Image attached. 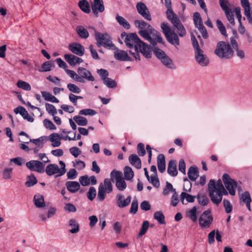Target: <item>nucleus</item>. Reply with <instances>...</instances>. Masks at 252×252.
<instances>
[{"label":"nucleus","instance_id":"6ab92c4d","mask_svg":"<svg viewBox=\"0 0 252 252\" xmlns=\"http://www.w3.org/2000/svg\"><path fill=\"white\" fill-rule=\"evenodd\" d=\"M68 49L73 53L79 56H82L85 52L84 47L80 44L76 42L69 44Z\"/></svg>","mask_w":252,"mask_h":252},{"label":"nucleus","instance_id":"7c9ffc66","mask_svg":"<svg viewBox=\"0 0 252 252\" xmlns=\"http://www.w3.org/2000/svg\"><path fill=\"white\" fill-rule=\"evenodd\" d=\"M129 161L131 164L137 169L141 168V162L140 158L136 155H131L129 157Z\"/></svg>","mask_w":252,"mask_h":252},{"label":"nucleus","instance_id":"49530a36","mask_svg":"<svg viewBox=\"0 0 252 252\" xmlns=\"http://www.w3.org/2000/svg\"><path fill=\"white\" fill-rule=\"evenodd\" d=\"M67 88L68 90L72 94H79L81 92V89L76 85L72 83H68L67 84Z\"/></svg>","mask_w":252,"mask_h":252},{"label":"nucleus","instance_id":"c756f323","mask_svg":"<svg viewBox=\"0 0 252 252\" xmlns=\"http://www.w3.org/2000/svg\"><path fill=\"white\" fill-rule=\"evenodd\" d=\"M240 200L244 203L246 204V207L249 211H251V203L252 199L250 194L248 191L244 192L240 197Z\"/></svg>","mask_w":252,"mask_h":252},{"label":"nucleus","instance_id":"e433bc0d","mask_svg":"<svg viewBox=\"0 0 252 252\" xmlns=\"http://www.w3.org/2000/svg\"><path fill=\"white\" fill-rule=\"evenodd\" d=\"M78 6L80 9L85 13H89L91 11L90 4L86 0H81L78 2Z\"/></svg>","mask_w":252,"mask_h":252},{"label":"nucleus","instance_id":"f257e3e1","mask_svg":"<svg viewBox=\"0 0 252 252\" xmlns=\"http://www.w3.org/2000/svg\"><path fill=\"white\" fill-rule=\"evenodd\" d=\"M173 26L178 34L171 30L170 27L165 23H161L160 27L167 41L177 48L180 45L179 36L182 37L185 36L186 31L180 20L173 24Z\"/></svg>","mask_w":252,"mask_h":252},{"label":"nucleus","instance_id":"5701e85b","mask_svg":"<svg viewBox=\"0 0 252 252\" xmlns=\"http://www.w3.org/2000/svg\"><path fill=\"white\" fill-rule=\"evenodd\" d=\"M64 57L65 61L70 65H75L77 64H80L83 62L82 59L72 54H65Z\"/></svg>","mask_w":252,"mask_h":252},{"label":"nucleus","instance_id":"09e8293b","mask_svg":"<svg viewBox=\"0 0 252 252\" xmlns=\"http://www.w3.org/2000/svg\"><path fill=\"white\" fill-rule=\"evenodd\" d=\"M149 227V222L148 220H145L143 222L141 228L138 234V236L141 237L145 234L147 231Z\"/></svg>","mask_w":252,"mask_h":252},{"label":"nucleus","instance_id":"c9c22d12","mask_svg":"<svg viewBox=\"0 0 252 252\" xmlns=\"http://www.w3.org/2000/svg\"><path fill=\"white\" fill-rule=\"evenodd\" d=\"M76 32L82 38L86 39L89 37V34L87 30L82 26H79L76 27Z\"/></svg>","mask_w":252,"mask_h":252},{"label":"nucleus","instance_id":"4d7b16f0","mask_svg":"<svg viewBox=\"0 0 252 252\" xmlns=\"http://www.w3.org/2000/svg\"><path fill=\"white\" fill-rule=\"evenodd\" d=\"M44 126L50 130H56L57 127L52 122L48 119H45L43 121Z\"/></svg>","mask_w":252,"mask_h":252},{"label":"nucleus","instance_id":"6e6d98bb","mask_svg":"<svg viewBox=\"0 0 252 252\" xmlns=\"http://www.w3.org/2000/svg\"><path fill=\"white\" fill-rule=\"evenodd\" d=\"M220 5L224 12H226L231 9L229 8V1L228 0H219Z\"/></svg>","mask_w":252,"mask_h":252},{"label":"nucleus","instance_id":"ddd939ff","mask_svg":"<svg viewBox=\"0 0 252 252\" xmlns=\"http://www.w3.org/2000/svg\"><path fill=\"white\" fill-rule=\"evenodd\" d=\"M78 75L81 78L78 80L80 83L84 82V79L87 81L93 82L94 80V76L92 75L91 72L87 70L86 68L79 67L77 70Z\"/></svg>","mask_w":252,"mask_h":252},{"label":"nucleus","instance_id":"c03bdc74","mask_svg":"<svg viewBox=\"0 0 252 252\" xmlns=\"http://www.w3.org/2000/svg\"><path fill=\"white\" fill-rule=\"evenodd\" d=\"M154 218L160 224L165 223L164 216L161 211L155 212L154 214Z\"/></svg>","mask_w":252,"mask_h":252},{"label":"nucleus","instance_id":"6e6552de","mask_svg":"<svg viewBox=\"0 0 252 252\" xmlns=\"http://www.w3.org/2000/svg\"><path fill=\"white\" fill-rule=\"evenodd\" d=\"M110 178L113 182H115L116 187L119 190L123 191L126 188L127 185L122 172L113 170L110 173Z\"/></svg>","mask_w":252,"mask_h":252},{"label":"nucleus","instance_id":"a211bd4d","mask_svg":"<svg viewBox=\"0 0 252 252\" xmlns=\"http://www.w3.org/2000/svg\"><path fill=\"white\" fill-rule=\"evenodd\" d=\"M104 9L105 7L103 0H94V3L92 5V10L95 17H97L98 13L103 12Z\"/></svg>","mask_w":252,"mask_h":252},{"label":"nucleus","instance_id":"393cba45","mask_svg":"<svg viewBox=\"0 0 252 252\" xmlns=\"http://www.w3.org/2000/svg\"><path fill=\"white\" fill-rule=\"evenodd\" d=\"M186 215L187 218L192 222H195L198 219L197 217V208L193 206L190 209L187 210L186 212Z\"/></svg>","mask_w":252,"mask_h":252},{"label":"nucleus","instance_id":"39448f33","mask_svg":"<svg viewBox=\"0 0 252 252\" xmlns=\"http://www.w3.org/2000/svg\"><path fill=\"white\" fill-rule=\"evenodd\" d=\"M59 164L61 168L56 164H48L46 168L45 172L48 176H51L55 175L56 177H60L63 175L66 172L65 164L63 161H60Z\"/></svg>","mask_w":252,"mask_h":252},{"label":"nucleus","instance_id":"680f3d73","mask_svg":"<svg viewBox=\"0 0 252 252\" xmlns=\"http://www.w3.org/2000/svg\"><path fill=\"white\" fill-rule=\"evenodd\" d=\"M170 191H172L174 193L176 192V190L173 189L172 185L170 183L166 182V188L163 191V194L164 195H167Z\"/></svg>","mask_w":252,"mask_h":252},{"label":"nucleus","instance_id":"f03ea898","mask_svg":"<svg viewBox=\"0 0 252 252\" xmlns=\"http://www.w3.org/2000/svg\"><path fill=\"white\" fill-rule=\"evenodd\" d=\"M208 186L211 200L214 204L217 205L221 202L223 195L228 194V192L225 189L220 179H219L217 182L213 179H211Z\"/></svg>","mask_w":252,"mask_h":252},{"label":"nucleus","instance_id":"7ed1b4c3","mask_svg":"<svg viewBox=\"0 0 252 252\" xmlns=\"http://www.w3.org/2000/svg\"><path fill=\"white\" fill-rule=\"evenodd\" d=\"M122 38H125V42L126 46L129 49V53L137 60H140V56L137 52V46L141 40L138 36L135 33L126 34L125 32L121 34Z\"/></svg>","mask_w":252,"mask_h":252},{"label":"nucleus","instance_id":"864d4df0","mask_svg":"<svg viewBox=\"0 0 252 252\" xmlns=\"http://www.w3.org/2000/svg\"><path fill=\"white\" fill-rule=\"evenodd\" d=\"M103 83L109 88H114L116 87L117 84L115 81L111 78L107 77L103 81Z\"/></svg>","mask_w":252,"mask_h":252},{"label":"nucleus","instance_id":"3c124183","mask_svg":"<svg viewBox=\"0 0 252 252\" xmlns=\"http://www.w3.org/2000/svg\"><path fill=\"white\" fill-rule=\"evenodd\" d=\"M148 181L150 182L155 188H158L160 186L159 181L158 178L157 174L152 175Z\"/></svg>","mask_w":252,"mask_h":252},{"label":"nucleus","instance_id":"423d86ee","mask_svg":"<svg viewBox=\"0 0 252 252\" xmlns=\"http://www.w3.org/2000/svg\"><path fill=\"white\" fill-rule=\"evenodd\" d=\"M112 180L109 179H105L103 183H101L98 187L97 198L100 201L104 200L106 194L110 193L113 191Z\"/></svg>","mask_w":252,"mask_h":252},{"label":"nucleus","instance_id":"774afa93","mask_svg":"<svg viewBox=\"0 0 252 252\" xmlns=\"http://www.w3.org/2000/svg\"><path fill=\"white\" fill-rule=\"evenodd\" d=\"M97 72L103 81L105 80V78H107L109 75L108 71L107 70L104 69H97Z\"/></svg>","mask_w":252,"mask_h":252},{"label":"nucleus","instance_id":"58836bf2","mask_svg":"<svg viewBox=\"0 0 252 252\" xmlns=\"http://www.w3.org/2000/svg\"><path fill=\"white\" fill-rule=\"evenodd\" d=\"M161 62L166 67L171 69H176V66L173 63L172 60L167 55L163 58Z\"/></svg>","mask_w":252,"mask_h":252},{"label":"nucleus","instance_id":"2f4dec72","mask_svg":"<svg viewBox=\"0 0 252 252\" xmlns=\"http://www.w3.org/2000/svg\"><path fill=\"white\" fill-rule=\"evenodd\" d=\"M196 196L191 195L186 192H182L180 195V200L183 204H185L184 201L188 203H192L194 201Z\"/></svg>","mask_w":252,"mask_h":252},{"label":"nucleus","instance_id":"a19ab883","mask_svg":"<svg viewBox=\"0 0 252 252\" xmlns=\"http://www.w3.org/2000/svg\"><path fill=\"white\" fill-rule=\"evenodd\" d=\"M37 182L36 177L33 174L27 177V181L25 182V186L27 187H32L35 185Z\"/></svg>","mask_w":252,"mask_h":252},{"label":"nucleus","instance_id":"bb28decb","mask_svg":"<svg viewBox=\"0 0 252 252\" xmlns=\"http://www.w3.org/2000/svg\"><path fill=\"white\" fill-rule=\"evenodd\" d=\"M67 190L71 193H76L80 189V186L79 183L76 181H67L65 183Z\"/></svg>","mask_w":252,"mask_h":252},{"label":"nucleus","instance_id":"aec40b11","mask_svg":"<svg viewBox=\"0 0 252 252\" xmlns=\"http://www.w3.org/2000/svg\"><path fill=\"white\" fill-rule=\"evenodd\" d=\"M114 56L115 58L120 61H130V58L128 56L126 52L116 49L114 52Z\"/></svg>","mask_w":252,"mask_h":252},{"label":"nucleus","instance_id":"338daca9","mask_svg":"<svg viewBox=\"0 0 252 252\" xmlns=\"http://www.w3.org/2000/svg\"><path fill=\"white\" fill-rule=\"evenodd\" d=\"M223 204L225 208V212L226 213H230L232 210V206L230 204V202L226 199H224L223 201Z\"/></svg>","mask_w":252,"mask_h":252},{"label":"nucleus","instance_id":"b1692460","mask_svg":"<svg viewBox=\"0 0 252 252\" xmlns=\"http://www.w3.org/2000/svg\"><path fill=\"white\" fill-rule=\"evenodd\" d=\"M68 231L72 234L78 233L80 230V226L77 221L74 219H71L68 221Z\"/></svg>","mask_w":252,"mask_h":252},{"label":"nucleus","instance_id":"de8ad7c7","mask_svg":"<svg viewBox=\"0 0 252 252\" xmlns=\"http://www.w3.org/2000/svg\"><path fill=\"white\" fill-rule=\"evenodd\" d=\"M116 20L119 23V24L123 26L124 28L126 29H130V26L129 24L127 22V21L123 17L117 15L116 16Z\"/></svg>","mask_w":252,"mask_h":252},{"label":"nucleus","instance_id":"e2e57ef3","mask_svg":"<svg viewBox=\"0 0 252 252\" xmlns=\"http://www.w3.org/2000/svg\"><path fill=\"white\" fill-rule=\"evenodd\" d=\"M96 194L95 189L93 187H91L90 188L87 193V197L89 200L92 201L95 197Z\"/></svg>","mask_w":252,"mask_h":252},{"label":"nucleus","instance_id":"0e129e2a","mask_svg":"<svg viewBox=\"0 0 252 252\" xmlns=\"http://www.w3.org/2000/svg\"><path fill=\"white\" fill-rule=\"evenodd\" d=\"M65 71L66 73L71 78L75 79L77 81L79 80V79H81L78 74H77L75 71L72 70L68 69L67 68L65 69Z\"/></svg>","mask_w":252,"mask_h":252},{"label":"nucleus","instance_id":"4be33fe9","mask_svg":"<svg viewBox=\"0 0 252 252\" xmlns=\"http://www.w3.org/2000/svg\"><path fill=\"white\" fill-rule=\"evenodd\" d=\"M62 139V135L57 133H53L49 136V140L52 142V146L53 147H59L61 144Z\"/></svg>","mask_w":252,"mask_h":252},{"label":"nucleus","instance_id":"13d9d810","mask_svg":"<svg viewBox=\"0 0 252 252\" xmlns=\"http://www.w3.org/2000/svg\"><path fill=\"white\" fill-rule=\"evenodd\" d=\"M12 170L13 169L11 168L4 169L2 173L3 178L5 180L10 179L12 177Z\"/></svg>","mask_w":252,"mask_h":252},{"label":"nucleus","instance_id":"dca6fc26","mask_svg":"<svg viewBox=\"0 0 252 252\" xmlns=\"http://www.w3.org/2000/svg\"><path fill=\"white\" fill-rule=\"evenodd\" d=\"M137 10L145 19L151 21L152 20L151 14L147 6L142 2H139L136 5Z\"/></svg>","mask_w":252,"mask_h":252},{"label":"nucleus","instance_id":"412c9836","mask_svg":"<svg viewBox=\"0 0 252 252\" xmlns=\"http://www.w3.org/2000/svg\"><path fill=\"white\" fill-rule=\"evenodd\" d=\"M14 112L16 114L19 113L24 119L27 120L29 122H33L34 121L33 118L29 115L26 109L23 106L16 107L14 109Z\"/></svg>","mask_w":252,"mask_h":252},{"label":"nucleus","instance_id":"4468645a","mask_svg":"<svg viewBox=\"0 0 252 252\" xmlns=\"http://www.w3.org/2000/svg\"><path fill=\"white\" fill-rule=\"evenodd\" d=\"M131 200L130 195L125 198L123 194L118 193L116 196V204L119 208H124L129 205Z\"/></svg>","mask_w":252,"mask_h":252},{"label":"nucleus","instance_id":"2eb2a0df","mask_svg":"<svg viewBox=\"0 0 252 252\" xmlns=\"http://www.w3.org/2000/svg\"><path fill=\"white\" fill-rule=\"evenodd\" d=\"M194 56L196 62L202 66H206L209 63L207 55L204 54L202 49L194 51Z\"/></svg>","mask_w":252,"mask_h":252},{"label":"nucleus","instance_id":"8fccbe9b","mask_svg":"<svg viewBox=\"0 0 252 252\" xmlns=\"http://www.w3.org/2000/svg\"><path fill=\"white\" fill-rule=\"evenodd\" d=\"M45 108L47 112L51 115L52 116H54L57 113V111L55 107L50 103H46L45 104Z\"/></svg>","mask_w":252,"mask_h":252},{"label":"nucleus","instance_id":"052dcab7","mask_svg":"<svg viewBox=\"0 0 252 252\" xmlns=\"http://www.w3.org/2000/svg\"><path fill=\"white\" fill-rule=\"evenodd\" d=\"M69 151L75 158H77L81 154V151L76 146L70 148Z\"/></svg>","mask_w":252,"mask_h":252},{"label":"nucleus","instance_id":"473e14b6","mask_svg":"<svg viewBox=\"0 0 252 252\" xmlns=\"http://www.w3.org/2000/svg\"><path fill=\"white\" fill-rule=\"evenodd\" d=\"M166 15L167 19L172 23V24L179 22L180 20L178 16L173 12L171 7L167 8Z\"/></svg>","mask_w":252,"mask_h":252},{"label":"nucleus","instance_id":"79ce46f5","mask_svg":"<svg viewBox=\"0 0 252 252\" xmlns=\"http://www.w3.org/2000/svg\"><path fill=\"white\" fill-rule=\"evenodd\" d=\"M125 179L127 181L132 180L134 176V172L131 168L129 166H126L124 168Z\"/></svg>","mask_w":252,"mask_h":252},{"label":"nucleus","instance_id":"a18cd8bd","mask_svg":"<svg viewBox=\"0 0 252 252\" xmlns=\"http://www.w3.org/2000/svg\"><path fill=\"white\" fill-rule=\"evenodd\" d=\"M17 86L21 89L25 91H30L31 87L30 84L25 81L22 80H18L17 83Z\"/></svg>","mask_w":252,"mask_h":252},{"label":"nucleus","instance_id":"72a5a7b5","mask_svg":"<svg viewBox=\"0 0 252 252\" xmlns=\"http://www.w3.org/2000/svg\"><path fill=\"white\" fill-rule=\"evenodd\" d=\"M158 171L163 173L165 170V160L163 155H159L158 157Z\"/></svg>","mask_w":252,"mask_h":252},{"label":"nucleus","instance_id":"5fc2aeb1","mask_svg":"<svg viewBox=\"0 0 252 252\" xmlns=\"http://www.w3.org/2000/svg\"><path fill=\"white\" fill-rule=\"evenodd\" d=\"M73 166L78 170H82L85 167V163L84 161L76 159L72 162Z\"/></svg>","mask_w":252,"mask_h":252},{"label":"nucleus","instance_id":"ea45409f","mask_svg":"<svg viewBox=\"0 0 252 252\" xmlns=\"http://www.w3.org/2000/svg\"><path fill=\"white\" fill-rule=\"evenodd\" d=\"M147 30H139L138 33L145 39L147 40L152 45H155L156 43L154 39L151 37Z\"/></svg>","mask_w":252,"mask_h":252},{"label":"nucleus","instance_id":"f8f14e48","mask_svg":"<svg viewBox=\"0 0 252 252\" xmlns=\"http://www.w3.org/2000/svg\"><path fill=\"white\" fill-rule=\"evenodd\" d=\"M193 21L196 28H198L201 33L202 36L206 38L208 37L207 32L204 27L200 14L198 12H195L193 14Z\"/></svg>","mask_w":252,"mask_h":252},{"label":"nucleus","instance_id":"f3484780","mask_svg":"<svg viewBox=\"0 0 252 252\" xmlns=\"http://www.w3.org/2000/svg\"><path fill=\"white\" fill-rule=\"evenodd\" d=\"M138 50L145 58H150L151 57L152 51L151 47L141 40L139 42L138 45L137 46L138 53Z\"/></svg>","mask_w":252,"mask_h":252},{"label":"nucleus","instance_id":"37998d69","mask_svg":"<svg viewBox=\"0 0 252 252\" xmlns=\"http://www.w3.org/2000/svg\"><path fill=\"white\" fill-rule=\"evenodd\" d=\"M73 120L79 126H85L88 124L87 119L81 116L76 115L73 117Z\"/></svg>","mask_w":252,"mask_h":252},{"label":"nucleus","instance_id":"4c0bfd02","mask_svg":"<svg viewBox=\"0 0 252 252\" xmlns=\"http://www.w3.org/2000/svg\"><path fill=\"white\" fill-rule=\"evenodd\" d=\"M134 25L136 28L140 29V30H150L151 29L150 25L143 20H135L134 21Z\"/></svg>","mask_w":252,"mask_h":252},{"label":"nucleus","instance_id":"9d476101","mask_svg":"<svg viewBox=\"0 0 252 252\" xmlns=\"http://www.w3.org/2000/svg\"><path fill=\"white\" fill-rule=\"evenodd\" d=\"M222 180L224 186L228 191L229 193L234 196L235 195V190L237 187V182L232 179L227 174H224L222 176Z\"/></svg>","mask_w":252,"mask_h":252},{"label":"nucleus","instance_id":"0eeeda50","mask_svg":"<svg viewBox=\"0 0 252 252\" xmlns=\"http://www.w3.org/2000/svg\"><path fill=\"white\" fill-rule=\"evenodd\" d=\"M89 29H92L94 32V36L96 40V44L98 47L103 46L105 47L112 48L114 47L110 36L107 34H103L97 32L92 27H89Z\"/></svg>","mask_w":252,"mask_h":252},{"label":"nucleus","instance_id":"cd10ccee","mask_svg":"<svg viewBox=\"0 0 252 252\" xmlns=\"http://www.w3.org/2000/svg\"><path fill=\"white\" fill-rule=\"evenodd\" d=\"M33 202L34 205L37 208H41L45 206L44 197L40 193L35 194L33 198Z\"/></svg>","mask_w":252,"mask_h":252},{"label":"nucleus","instance_id":"603ef678","mask_svg":"<svg viewBox=\"0 0 252 252\" xmlns=\"http://www.w3.org/2000/svg\"><path fill=\"white\" fill-rule=\"evenodd\" d=\"M96 114V112L95 111L89 108L82 109L79 112V114L80 115L94 116Z\"/></svg>","mask_w":252,"mask_h":252},{"label":"nucleus","instance_id":"c85d7f7f","mask_svg":"<svg viewBox=\"0 0 252 252\" xmlns=\"http://www.w3.org/2000/svg\"><path fill=\"white\" fill-rule=\"evenodd\" d=\"M167 173L171 176L175 177L177 175L178 171L175 161L170 160L168 164Z\"/></svg>","mask_w":252,"mask_h":252},{"label":"nucleus","instance_id":"9b49d317","mask_svg":"<svg viewBox=\"0 0 252 252\" xmlns=\"http://www.w3.org/2000/svg\"><path fill=\"white\" fill-rule=\"evenodd\" d=\"M27 167L32 171H35L39 173L44 171V163L37 160H32L27 162L26 164Z\"/></svg>","mask_w":252,"mask_h":252},{"label":"nucleus","instance_id":"a878e982","mask_svg":"<svg viewBox=\"0 0 252 252\" xmlns=\"http://www.w3.org/2000/svg\"><path fill=\"white\" fill-rule=\"evenodd\" d=\"M241 3L244 10L245 15L250 22L252 21V13H251L249 0H241Z\"/></svg>","mask_w":252,"mask_h":252},{"label":"nucleus","instance_id":"69168bd1","mask_svg":"<svg viewBox=\"0 0 252 252\" xmlns=\"http://www.w3.org/2000/svg\"><path fill=\"white\" fill-rule=\"evenodd\" d=\"M154 53L160 61L167 55L163 51L158 48L155 49Z\"/></svg>","mask_w":252,"mask_h":252},{"label":"nucleus","instance_id":"20e7f679","mask_svg":"<svg viewBox=\"0 0 252 252\" xmlns=\"http://www.w3.org/2000/svg\"><path fill=\"white\" fill-rule=\"evenodd\" d=\"M214 53L219 58L227 60L232 57L233 51L229 43L224 41H220L217 43Z\"/></svg>","mask_w":252,"mask_h":252},{"label":"nucleus","instance_id":"bf43d9fd","mask_svg":"<svg viewBox=\"0 0 252 252\" xmlns=\"http://www.w3.org/2000/svg\"><path fill=\"white\" fill-rule=\"evenodd\" d=\"M52 64L50 62L47 61L41 65V69L39 71L40 72H47L51 70Z\"/></svg>","mask_w":252,"mask_h":252},{"label":"nucleus","instance_id":"1a4fd4ad","mask_svg":"<svg viewBox=\"0 0 252 252\" xmlns=\"http://www.w3.org/2000/svg\"><path fill=\"white\" fill-rule=\"evenodd\" d=\"M199 226L202 228H208L213 222V216L211 210L204 211L198 218Z\"/></svg>","mask_w":252,"mask_h":252},{"label":"nucleus","instance_id":"f704fd0d","mask_svg":"<svg viewBox=\"0 0 252 252\" xmlns=\"http://www.w3.org/2000/svg\"><path fill=\"white\" fill-rule=\"evenodd\" d=\"M188 175L190 180L195 181L198 177L197 168L195 166L190 167L188 172Z\"/></svg>","mask_w":252,"mask_h":252}]
</instances>
